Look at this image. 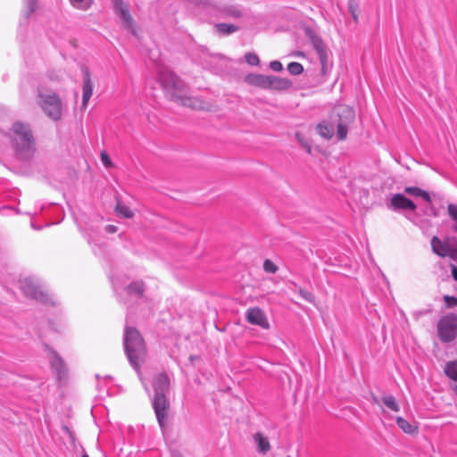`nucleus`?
Wrapping results in <instances>:
<instances>
[{"label": "nucleus", "instance_id": "obj_8", "mask_svg": "<svg viewBox=\"0 0 457 457\" xmlns=\"http://www.w3.org/2000/svg\"><path fill=\"white\" fill-rule=\"evenodd\" d=\"M338 117L337 136L339 140L346 138L348 127L354 120V110L347 105H339L335 109Z\"/></svg>", "mask_w": 457, "mask_h": 457}, {"label": "nucleus", "instance_id": "obj_14", "mask_svg": "<svg viewBox=\"0 0 457 457\" xmlns=\"http://www.w3.org/2000/svg\"><path fill=\"white\" fill-rule=\"evenodd\" d=\"M113 9L122 21L123 25L133 30V20L129 13V10L126 3L123 0H112Z\"/></svg>", "mask_w": 457, "mask_h": 457}, {"label": "nucleus", "instance_id": "obj_13", "mask_svg": "<svg viewBox=\"0 0 457 457\" xmlns=\"http://www.w3.org/2000/svg\"><path fill=\"white\" fill-rule=\"evenodd\" d=\"M49 360L52 370L59 381L65 380L68 374V369L63 360L54 351L49 352Z\"/></svg>", "mask_w": 457, "mask_h": 457}, {"label": "nucleus", "instance_id": "obj_41", "mask_svg": "<svg viewBox=\"0 0 457 457\" xmlns=\"http://www.w3.org/2000/svg\"><path fill=\"white\" fill-rule=\"evenodd\" d=\"M105 231L110 234L115 233L117 231V227L114 225H107L105 227Z\"/></svg>", "mask_w": 457, "mask_h": 457}, {"label": "nucleus", "instance_id": "obj_42", "mask_svg": "<svg viewBox=\"0 0 457 457\" xmlns=\"http://www.w3.org/2000/svg\"><path fill=\"white\" fill-rule=\"evenodd\" d=\"M451 268L453 278L457 281V267L455 265H452Z\"/></svg>", "mask_w": 457, "mask_h": 457}, {"label": "nucleus", "instance_id": "obj_5", "mask_svg": "<svg viewBox=\"0 0 457 457\" xmlns=\"http://www.w3.org/2000/svg\"><path fill=\"white\" fill-rule=\"evenodd\" d=\"M20 287L23 294L45 304L54 305L56 301L48 291L32 278H25L20 281Z\"/></svg>", "mask_w": 457, "mask_h": 457}, {"label": "nucleus", "instance_id": "obj_23", "mask_svg": "<svg viewBox=\"0 0 457 457\" xmlns=\"http://www.w3.org/2000/svg\"><path fill=\"white\" fill-rule=\"evenodd\" d=\"M381 403L392 411L398 412L400 411V405L395 397L391 395L382 396Z\"/></svg>", "mask_w": 457, "mask_h": 457}, {"label": "nucleus", "instance_id": "obj_6", "mask_svg": "<svg viewBox=\"0 0 457 457\" xmlns=\"http://www.w3.org/2000/svg\"><path fill=\"white\" fill-rule=\"evenodd\" d=\"M37 103L44 112L53 120H59L62 117V102L57 94L52 90H38Z\"/></svg>", "mask_w": 457, "mask_h": 457}, {"label": "nucleus", "instance_id": "obj_40", "mask_svg": "<svg viewBox=\"0 0 457 457\" xmlns=\"http://www.w3.org/2000/svg\"><path fill=\"white\" fill-rule=\"evenodd\" d=\"M101 160H102L103 164L105 167H111L112 166V161H111L110 157L108 156V154L106 153H102L101 154Z\"/></svg>", "mask_w": 457, "mask_h": 457}, {"label": "nucleus", "instance_id": "obj_29", "mask_svg": "<svg viewBox=\"0 0 457 457\" xmlns=\"http://www.w3.org/2000/svg\"><path fill=\"white\" fill-rule=\"evenodd\" d=\"M448 214L451 219L454 221V225L453 226V230L457 232V205L453 204H450L447 207Z\"/></svg>", "mask_w": 457, "mask_h": 457}, {"label": "nucleus", "instance_id": "obj_37", "mask_svg": "<svg viewBox=\"0 0 457 457\" xmlns=\"http://www.w3.org/2000/svg\"><path fill=\"white\" fill-rule=\"evenodd\" d=\"M319 58L321 64V72L323 75H325L328 69V54H322L321 55H319Z\"/></svg>", "mask_w": 457, "mask_h": 457}, {"label": "nucleus", "instance_id": "obj_16", "mask_svg": "<svg viewBox=\"0 0 457 457\" xmlns=\"http://www.w3.org/2000/svg\"><path fill=\"white\" fill-rule=\"evenodd\" d=\"M270 75L250 73L245 76V80L247 84L254 87H258L262 89H268L269 87Z\"/></svg>", "mask_w": 457, "mask_h": 457}, {"label": "nucleus", "instance_id": "obj_10", "mask_svg": "<svg viewBox=\"0 0 457 457\" xmlns=\"http://www.w3.org/2000/svg\"><path fill=\"white\" fill-rule=\"evenodd\" d=\"M217 14L221 18L239 20L245 15L243 8L239 4H222L215 6Z\"/></svg>", "mask_w": 457, "mask_h": 457}, {"label": "nucleus", "instance_id": "obj_26", "mask_svg": "<svg viewBox=\"0 0 457 457\" xmlns=\"http://www.w3.org/2000/svg\"><path fill=\"white\" fill-rule=\"evenodd\" d=\"M115 211L119 216H121L123 218H132L134 215L133 212L121 202L117 203Z\"/></svg>", "mask_w": 457, "mask_h": 457}, {"label": "nucleus", "instance_id": "obj_15", "mask_svg": "<svg viewBox=\"0 0 457 457\" xmlns=\"http://www.w3.org/2000/svg\"><path fill=\"white\" fill-rule=\"evenodd\" d=\"M81 71L83 76L81 108L86 109L93 94V82L91 80V75L87 67H82Z\"/></svg>", "mask_w": 457, "mask_h": 457}, {"label": "nucleus", "instance_id": "obj_30", "mask_svg": "<svg viewBox=\"0 0 457 457\" xmlns=\"http://www.w3.org/2000/svg\"><path fill=\"white\" fill-rule=\"evenodd\" d=\"M71 5L77 9L87 10L91 5V0H69Z\"/></svg>", "mask_w": 457, "mask_h": 457}, {"label": "nucleus", "instance_id": "obj_21", "mask_svg": "<svg viewBox=\"0 0 457 457\" xmlns=\"http://www.w3.org/2000/svg\"><path fill=\"white\" fill-rule=\"evenodd\" d=\"M404 193L408 194V195H414V196H420L422 197L426 202L428 203H431V197L429 195V194L420 188V187H406L404 188Z\"/></svg>", "mask_w": 457, "mask_h": 457}, {"label": "nucleus", "instance_id": "obj_4", "mask_svg": "<svg viewBox=\"0 0 457 457\" xmlns=\"http://www.w3.org/2000/svg\"><path fill=\"white\" fill-rule=\"evenodd\" d=\"M12 143L21 159H29L34 152V138L28 124L17 121L12 128Z\"/></svg>", "mask_w": 457, "mask_h": 457}, {"label": "nucleus", "instance_id": "obj_34", "mask_svg": "<svg viewBox=\"0 0 457 457\" xmlns=\"http://www.w3.org/2000/svg\"><path fill=\"white\" fill-rule=\"evenodd\" d=\"M263 270L267 273L274 274L278 270V266L272 261L266 259L263 262Z\"/></svg>", "mask_w": 457, "mask_h": 457}, {"label": "nucleus", "instance_id": "obj_24", "mask_svg": "<svg viewBox=\"0 0 457 457\" xmlns=\"http://www.w3.org/2000/svg\"><path fill=\"white\" fill-rule=\"evenodd\" d=\"M129 295L140 297L144 293V283L141 281H136L129 285L126 288Z\"/></svg>", "mask_w": 457, "mask_h": 457}, {"label": "nucleus", "instance_id": "obj_3", "mask_svg": "<svg viewBox=\"0 0 457 457\" xmlns=\"http://www.w3.org/2000/svg\"><path fill=\"white\" fill-rule=\"evenodd\" d=\"M153 387L154 395L152 400V403L158 423L163 430L167 417V410L170 406L169 401L166 397V395L170 390V379L168 376L164 373L156 375L153 379Z\"/></svg>", "mask_w": 457, "mask_h": 457}, {"label": "nucleus", "instance_id": "obj_35", "mask_svg": "<svg viewBox=\"0 0 457 457\" xmlns=\"http://www.w3.org/2000/svg\"><path fill=\"white\" fill-rule=\"evenodd\" d=\"M245 61L249 65L257 66L260 63V59L257 54L253 53H247L245 55Z\"/></svg>", "mask_w": 457, "mask_h": 457}, {"label": "nucleus", "instance_id": "obj_27", "mask_svg": "<svg viewBox=\"0 0 457 457\" xmlns=\"http://www.w3.org/2000/svg\"><path fill=\"white\" fill-rule=\"evenodd\" d=\"M25 9L22 11V16L28 20L37 8V0H24Z\"/></svg>", "mask_w": 457, "mask_h": 457}, {"label": "nucleus", "instance_id": "obj_45", "mask_svg": "<svg viewBox=\"0 0 457 457\" xmlns=\"http://www.w3.org/2000/svg\"><path fill=\"white\" fill-rule=\"evenodd\" d=\"M82 457H89L87 453L83 454Z\"/></svg>", "mask_w": 457, "mask_h": 457}, {"label": "nucleus", "instance_id": "obj_33", "mask_svg": "<svg viewBox=\"0 0 457 457\" xmlns=\"http://www.w3.org/2000/svg\"><path fill=\"white\" fill-rule=\"evenodd\" d=\"M313 46L318 53V55H321L322 54H328L326 47L320 38L313 39Z\"/></svg>", "mask_w": 457, "mask_h": 457}, {"label": "nucleus", "instance_id": "obj_9", "mask_svg": "<svg viewBox=\"0 0 457 457\" xmlns=\"http://www.w3.org/2000/svg\"><path fill=\"white\" fill-rule=\"evenodd\" d=\"M432 251L441 257H450L453 261L457 262V239L451 240L446 238L440 240L436 236L431 239Z\"/></svg>", "mask_w": 457, "mask_h": 457}, {"label": "nucleus", "instance_id": "obj_43", "mask_svg": "<svg viewBox=\"0 0 457 457\" xmlns=\"http://www.w3.org/2000/svg\"><path fill=\"white\" fill-rule=\"evenodd\" d=\"M430 211H431V213H432L434 216H437V212H436V210L434 207H431V208H430Z\"/></svg>", "mask_w": 457, "mask_h": 457}, {"label": "nucleus", "instance_id": "obj_2", "mask_svg": "<svg viewBox=\"0 0 457 457\" xmlns=\"http://www.w3.org/2000/svg\"><path fill=\"white\" fill-rule=\"evenodd\" d=\"M123 345L130 365L139 373L140 366L146 359V348L142 336L136 328L126 327Z\"/></svg>", "mask_w": 457, "mask_h": 457}, {"label": "nucleus", "instance_id": "obj_28", "mask_svg": "<svg viewBox=\"0 0 457 457\" xmlns=\"http://www.w3.org/2000/svg\"><path fill=\"white\" fill-rule=\"evenodd\" d=\"M445 372L451 379L457 381V361L447 362Z\"/></svg>", "mask_w": 457, "mask_h": 457}, {"label": "nucleus", "instance_id": "obj_36", "mask_svg": "<svg viewBox=\"0 0 457 457\" xmlns=\"http://www.w3.org/2000/svg\"><path fill=\"white\" fill-rule=\"evenodd\" d=\"M348 9L352 14V17L355 22L358 21V4L353 0H349L348 2Z\"/></svg>", "mask_w": 457, "mask_h": 457}, {"label": "nucleus", "instance_id": "obj_25", "mask_svg": "<svg viewBox=\"0 0 457 457\" xmlns=\"http://www.w3.org/2000/svg\"><path fill=\"white\" fill-rule=\"evenodd\" d=\"M292 285L294 286V288H292V290L294 292H297L303 300L310 303H315V296L312 292L307 291L300 287H297V285L295 283H292Z\"/></svg>", "mask_w": 457, "mask_h": 457}, {"label": "nucleus", "instance_id": "obj_39", "mask_svg": "<svg viewBox=\"0 0 457 457\" xmlns=\"http://www.w3.org/2000/svg\"><path fill=\"white\" fill-rule=\"evenodd\" d=\"M270 68L274 71H281L283 70V65L279 61H272L270 62Z\"/></svg>", "mask_w": 457, "mask_h": 457}, {"label": "nucleus", "instance_id": "obj_31", "mask_svg": "<svg viewBox=\"0 0 457 457\" xmlns=\"http://www.w3.org/2000/svg\"><path fill=\"white\" fill-rule=\"evenodd\" d=\"M287 71L292 75H299L303 71V67L299 62H292L287 65Z\"/></svg>", "mask_w": 457, "mask_h": 457}, {"label": "nucleus", "instance_id": "obj_11", "mask_svg": "<svg viewBox=\"0 0 457 457\" xmlns=\"http://www.w3.org/2000/svg\"><path fill=\"white\" fill-rule=\"evenodd\" d=\"M245 320L248 323L259 326L262 328L268 329L270 328V323L264 312L258 307L247 309Z\"/></svg>", "mask_w": 457, "mask_h": 457}, {"label": "nucleus", "instance_id": "obj_18", "mask_svg": "<svg viewBox=\"0 0 457 457\" xmlns=\"http://www.w3.org/2000/svg\"><path fill=\"white\" fill-rule=\"evenodd\" d=\"M254 443L257 445L258 451L265 454L270 449V445L266 436H264L262 433L258 432L253 436Z\"/></svg>", "mask_w": 457, "mask_h": 457}, {"label": "nucleus", "instance_id": "obj_19", "mask_svg": "<svg viewBox=\"0 0 457 457\" xmlns=\"http://www.w3.org/2000/svg\"><path fill=\"white\" fill-rule=\"evenodd\" d=\"M395 421L398 427L406 434L415 435L419 431L418 426L410 423L408 420H404L402 417H396Z\"/></svg>", "mask_w": 457, "mask_h": 457}, {"label": "nucleus", "instance_id": "obj_22", "mask_svg": "<svg viewBox=\"0 0 457 457\" xmlns=\"http://www.w3.org/2000/svg\"><path fill=\"white\" fill-rule=\"evenodd\" d=\"M319 135L326 139H329L334 135V127L326 122L320 123L316 128Z\"/></svg>", "mask_w": 457, "mask_h": 457}, {"label": "nucleus", "instance_id": "obj_44", "mask_svg": "<svg viewBox=\"0 0 457 457\" xmlns=\"http://www.w3.org/2000/svg\"><path fill=\"white\" fill-rule=\"evenodd\" d=\"M373 401H374V403H377V404H378V403L381 402V400L379 401V400L378 399V397H376V396H374V397H373Z\"/></svg>", "mask_w": 457, "mask_h": 457}, {"label": "nucleus", "instance_id": "obj_7", "mask_svg": "<svg viewBox=\"0 0 457 457\" xmlns=\"http://www.w3.org/2000/svg\"><path fill=\"white\" fill-rule=\"evenodd\" d=\"M437 332L441 341H453L457 337V315L449 314L442 317L437 323Z\"/></svg>", "mask_w": 457, "mask_h": 457}, {"label": "nucleus", "instance_id": "obj_12", "mask_svg": "<svg viewBox=\"0 0 457 457\" xmlns=\"http://www.w3.org/2000/svg\"><path fill=\"white\" fill-rule=\"evenodd\" d=\"M387 207L393 211L410 210L415 211L417 205L403 194H395L392 195Z\"/></svg>", "mask_w": 457, "mask_h": 457}, {"label": "nucleus", "instance_id": "obj_17", "mask_svg": "<svg viewBox=\"0 0 457 457\" xmlns=\"http://www.w3.org/2000/svg\"><path fill=\"white\" fill-rule=\"evenodd\" d=\"M291 86L292 83L290 80L270 75L268 90L282 91L289 88Z\"/></svg>", "mask_w": 457, "mask_h": 457}, {"label": "nucleus", "instance_id": "obj_38", "mask_svg": "<svg viewBox=\"0 0 457 457\" xmlns=\"http://www.w3.org/2000/svg\"><path fill=\"white\" fill-rule=\"evenodd\" d=\"M444 300H445V305L448 308H452V307L457 306V297L450 296V295H445L444 296Z\"/></svg>", "mask_w": 457, "mask_h": 457}, {"label": "nucleus", "instance_id": "obj_32", "mask_svg": "<svg viewBox=\"0 0 457 457\" xmlns=\"http://www.w3.org/2000/svg\"><path fill=\"white\" fill-rule=\"evenodd\" d=\"M188 2L194 4L196 6L204 7V8H212L215 9L216 4L212 0H187Z\"/></svg>", "mask_w": 457, "mask_h": 457}, {"label": "nucleus", "instance_id": "obj_20", "mask_svg": "<svg viewBox=\"0 0 457 457\" xmlns=\"http://www.w3.org/2000/svg\"><path fill=\"white\" fill-rule=\"evenodd\" d=\"M216 31L220 35H230L240 29V27L230 23H218L215 25Z\"/></svg>", "mask_w": 457, "mask_h": 457}, {"label": "nucleus", "instance_id": "obj_1", "mask_svg": "<svg viewBox=\"0 0 457 457\" xmlns=\"http://www.w3.org/2000/svg\"><path fill=\"white\" fill-rule=\"evenodd\" d=\"M158 79L163 89L170 95V96L180 101L182 105L197 110L207 109V104L202 99L187 96L183 81L172 71L166 68H161L158 71Z\"/></svg>", "mask_w": 457, "mask_h": 457}]
</instances>
